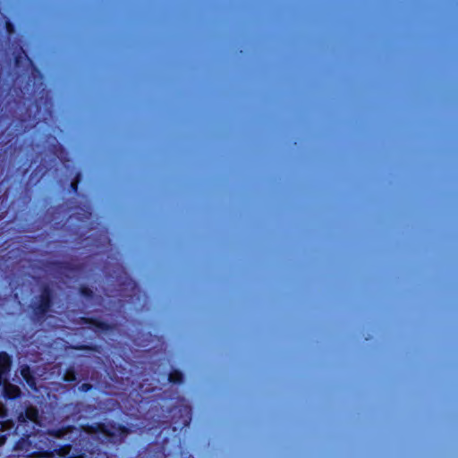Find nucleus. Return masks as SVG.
I'll list each match as a JSON object with an SVG mask.
<instances>
[{"mask_svg": "<svg viewBox=\"0 0 458 458\" xmlns=\"http://www.w3.org/2000/svg\"><path fill=\"white\" fill-rule=\"evenodd\" d=\"M4 392L7 397L14 398L20 394L21 390L17 386L12 385L8 382H4Z\"/></svg>", "mask_w": 458, "mask_h": 458, "instance_id": "obj_6", "label": "nucleus"}, {"mask_svg": "<svg viewBox=\"0 0 458 458\" xmlns=\"http://www.w3.org/2000/svg\"><path fill=\"white\" fill-rule=\"evenodd\" d=\"M115 405H116V410L120 409V404L117 400H116Z\"/></svg>", "mask_w": 458, "mask_h": 458, "instance_id": "obj_20", "label": "nucleus"}, {"mask_svg": "<svg viewBox=\"0 0 458 458\" xmlns=\"http://www.w3.org/2000/svg\"><path fill=\"white\" fill-rule=\"evenodd\" d=\"M3 430L11 429L13 427V422L12 420H7L1 423Z\"/></svg>", "mask_w": 458, "mask_h": 458, "instance_id": "obj_11", "label": "nucleus"}, {"mask_svg": "<svg viewBox=\"0 0 458 458\" xmlns=\"http://www.w3.org/2000/svg\"><path fill=\"white\" fill-rule=\"evenodd\" d=\"M138 458H165V448L157 443H150L138 454Z\"/></svg>", "mask_w": 458, "mask_h": 458, "instance_id": "obj_3", "label": "nucleus"}, {"mask_svg": "<svg viewBox=\"0 0 458 458\" xmlns=\"http://www.w3.org/2000/svg\"><path fill=\"white\" fill-rule=\"evenodd\" d=\"M5 440L6 438L4 436L0 437V446L5 443Z\"/></svg>", "mask_w": 458, "mask_h": 458, "instance_id": "obj_16", "label": "nucleus"}, {"mask_svg": "<svg viewBox=\"0 0 458 458\" xmlns=\"http://www.w3.org/2000/svg\"><path fill=\"white\" fill-rule=\"evenodd\" d=\"M116 316L125 305L133 306L134 310L141 305L145 296L140 285L130 276H123L119 272V266L116 262Z\"/></svg>", "mask_w": 458, "mask_h": 458, "instance_id": "obj_1", "label": "nucleus"}, {"mask_svg": "<svg viewBox=\"0 0 458 458\" xmlns=\"http://www.w3.org/2000/svg\"><path fill=\"white\" fill-rule=\"evenodd\" d=\"M70 450H71V446H64V448H62V449L58 452V454H59L61 457H65V456L70 453Z\"/></svg>", "mask_w": 458, "mask_h": 458, "instance_id": "obj_12", "label": "nucleus"}, {"mask_svg": "<svg viewBox=\"0 0 458 458\" xmlns=\"http://www.w3.org/2000/svg\"><path fill=\"white\" fill-rule=\"evenodd\" d=\"M129 430L125 426L116 423V436L127 434Z\"/></svg>", "mask_w": 458, "mask_h": 458, "instance_id": "obj_9", "label": "nucleus"}, {"mask_svg": "<svg viewBox=\"0 0 458 458\" xmlns=\"http://www.w3.org/2000/svg\"><path fill=\"white\" fill-rule=\"evenodd\" d=\"M7 415V410L5 406L0 403V417L4 418Z\"/></svg>", "mask_w": 458, "mask_h": 458, "instance_id": "obj_14", "label": "nucleus"}, {"mask_svg": "<svg viewBox=\"0 0 458 458\" xmlns=\"http://www.w3.org/2000/svg\"><path fill=\"white\" fill-rule=\"evenodd\" d=\"M77 183H78V179H76L74 182H72V187L73 190L77 189Z\"/></svg>", "mask_w": 458, "mask_h": 458, "instance_id": "obj_17", "label": "nucleus"}, {"mask_svg": "<svg viewBox=\"0 0 458 458\" xmlns=\"http://www.w3.org/2000/svg\"><path fill=\"white\" fill-rule=\"evenodd\" d=\"M49 305L50 296L48 292H45L41 296L38 306L36 308V313L40 315L44 314L47 311Z\"/></svg>", "mask_w": 458, "mask_h": 458, "instance_id": "obj_5", "label": "nucleus"}, {"mask_svg": "<svg viewBox=\"0 0 458 458\" xmlns=\"http://www.w3.org/2000/svg\"><path fill=\"white\" fill-rule=\"evenodd\" d=\"M27 420L39 424L38 422V411L35 407L30 406L27 408L25 413H21L18 417L20 422H25Z\"/></svg>", "mask_w": 458, "mask_h": 458, "instance_id": "obj_4", "label": "nucleus"}, {"mask_svg": "<svg viewBox=\"0 0 458 458\" xmlns=\"http://www.w3.org/2000/svg\"><path fill=\"white\" fill-rule=\"evenodd\" d=\"M71 430L72 428H68L66 429L50 430L48 431V434L54 437L61 438Z\"/></svg>", "mask_w": 458, "mask_h": 458, "instance_id": "obj_8", "label": "nucleus"}, {"mask_svg": "<svg viewBox=\"0 0 458 458\" xmlns=\"http://www.w3.org/2000/svg\"><path fill=\"white\" fill-rule=\"evenodd\" d=\"M115 330H116V334L120 333V329H119V327H118V323L116 322V327H115Z\"/></svg>", "mask_w": 458, "mask_h": 458, "instance_id": "obj_19", "label": "nucleus"}, {"mask_svg": "<svg viewBox=\"0 0 458 458\" xmlns=\"http://www.w3.org/2000/svg\"><path fill=\"white\" fill-rule=\"evenodd\" d=\"M168 415L165 416L169 418L168 420H157L154 421L153 425L149 427L148 429H163L165 428V423H169L173 426L174 430L177 428L182 429L190 426L191 422V407L189 404H180L172 406L167 411Z\"/></svg>", "mask_w": 458, "mask_h": 458, "instance_id": "obj_2", "label": "nucleus"}, {"mask_svg": "<svg viewBox=\"0 0 458 458\" xmlns=\"http://www.w3.org/2000/svg\"><path fill=\"white\" fill-rule=\"evenodd\" d=\"M87 432H93V428L91 427L84 428Z\"/></svg>", "mask_w": 458, "mask_h": 458, "instance_id": "obj_18", "label": "nucleus"}, {"mask_svg": "<svg viewBox=\"0 0 458 458\" xmlns=\"http://www.w3.org/2000/svg\"><path fill=\"white\" fill-rule=\"evenodd\" d=\"M188 458H194L192 455H189Z\"/></svg>", "mask_w": 458, "mask_h": 458, "instance_id": "obj_21", "label": "nucleus"}, {"mask_svg": "<svg viewBox=\"0 0 458 458\" xmlns=\"http://www.w3.org/2000/svg\"><path fill=\"white\" fill-rule=\"evenodd\" d=\"M168 381L171 384H181L183 381V374L179 369H172L168 374Z\"/></svg>", "mask_w": 458, "mask_h": 458, "instance_id": "obj_7", "label": "nucleus"}, {"mask_svg": "<svg viewBox=\"0 0 458 458\" xmlns=\"http://www.w3.org/2000/svg\"><path fill=\"white\" fill-rule=\"evenodd\" d=\"M75 379V375L72 371H68L64 376V380L72 381Z\"/></svg>", "mask_w": 458, "mask_h": 458, "instance_id": "obj_13", "label": "nucleus"}, {"mask_svg": "<svg viewBox=\"0 0 458 458\" xmlns=\"http://www.w3.org/2000/svg\"><path fill=\"white\" fill-rule=\"evenodd\" d=\"M6 26H7V30H8V32H9V33H13V28L12 24H11V23H9V22H7Z\"/></svg>", "mask_w": 458, "mask_h": 458, "instance_id": "obj_15", "label": "nucleus"}, {"mask_svg": "<svg viewBox=\"0 0 458 458\" xmlns=\"http://www.w3.org/2000/svg\"><path fill=\"white\" fill-rule=\"evenodd\" d=\"M21 375L22 377L27 380V382L32 386L33 383L30 381V369L29 368H24L21 369Z\"/></svg>", "mask_w": 458, "mask_h": 458, "instance_id": "obj_10", "label": "nucleus"}]
</instances>
